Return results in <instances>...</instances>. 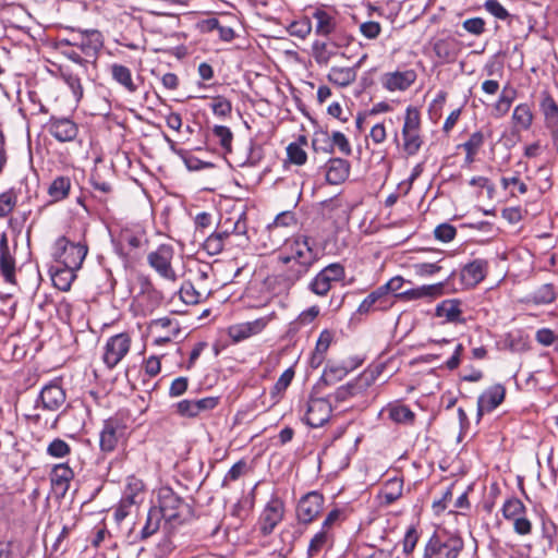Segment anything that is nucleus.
I'll return each mask as SVG.
<instances>
[{
	"mask_svg": "<svg viewBox=\"0 0 558 558\" xmlns=\"http://www.w3.org/2000/svg\"><path fill=\"white\" fill-rule=\"evenodd\" d=\"M50 476L52 485L65 492L74 477V472L68 464L60 463L53 466Z\"/></svg>",
	"mask_w": 558,
	"mask_h": 558,
	"instance_id": "nucleus-29",
	"label": "nucleus"
},
{
	"mask_svg": "<svg viewBox=\"0 0 558 558\" xmlns=\"http://www.w3.org/2000/svg\"><path fill=\"white\" fill-rule=\"evenodd\" d=\"M333 544V533L319 530L310 539L307 555L311 558H319L327 553Z\"/></svg>",
	"mask_w": 558,
	"mask_h": 558,
	"instance_id": "nucleus-22",
	"label": "nucleus"
},
{
	"mask_svg": "<svg viewBox=\"0 0 558 558\" xmlns=\"http://www.w3.org/2000/svg\"><path fill=\"white\" fill-rule=\"evenodd\" d=\"M345 277L344 267L339 263H332L323 268L308 283L311 292L318 296H325L333 283L342 281Z\"/></svg>",
	"mask_w": 558,
	"mask_h": 558,
	"instance_id": "nucleus-8",
	"label": "nucleus"
},
{
	"mask_svg": "<svg viewBox=\"0 0 558 558\" xmlns=\"http://www.w3.org/2000/svg\"><path fill=\"white\" fill-rule=\"evenodd\" d=\"M143 490V481L135 476H129L122 497H125L126 502L137 505L142 501Z\"/></svg>",
	"mask_w": 558,
	"mask_h": 558,
	"instance_id": "nucleus-32",
	"label": "nucleus"
},
{
	"mask_svg": "<svg viewBox=\"0 0 558 558\" xmlns=\"http://www.w3.org/2000/svg\"><path fill=\"white\" fill-rule=\"evenodd\" d=\"M228 335L235 342H240L250 337V332L245 323L230 326L228 329Z\"/></svg>",
	"mask_w": 558,
	"mask_h": 558,
	"instance_id": "nucleus-62",
	"label": "nucleus"
},
{
	"mask_svg": "<svg viewBox=\"0 0 558 558\" xmlns=\"http://www.w3.org/2000/svg\"><path fill=\"white\" fill-rule=\"evenodd\" d=\"M348 372V368L344 366H327L324 371L323 379L326 384H332L337 380H341Z\"/></svg>",
	"mask_w": 558,
	"mask_h": 558,
	"instance_id": "nucleus-52",
	"label": "nucleus"
},
{
	"mask_svg": "<svg viewBox=\"0 0 558 558\" xmlns=\"http://www.w3.org/2000/svg\"><path fill=\"white\" fill-rule=\"evenodd\" d=\"M436 316L444 317L447 323L462 322L461 302L457 299L445 300L436 306Z\"/></svg>",
	"mask_w": 558,
	"mask_h": 558,
	"instance_id": "nucleus-26",
	"label": "nucleus"
},
{
	"mask_svg": "<svg viewBox=\"0 0 558 558\" xmlns=\"http://www.w3.org/2000/svg\"><path fill=\"white\" fill-rule=\"evenodd\" d=\"M230 232L228 230L222 232H215L210 234L203 244L204 250L209 255H218L222 252L226 239L229 238Z\"/></svg>",
	"mask_w": 558,
	"mask_h": 558,
	"instance_id": "nucleus-34",
	"label": "nucleus"
},
{
	"mask_svg": "<svg viewBox=\"0 0 558 558\" xmlns=\"http://www.w3.org/2000/svg\"><path fill=\"white\" fill-rule=\"evenodd\" d=\"M454 44L450 40L439 39L434 45L436 56L442 60H450L456 57Z\"/></svg>",
	"mask_w": 558,
	"mask_h": 558,
	"instance_id": "nucleus-45",
	"label": "nucleus"
},
{
	"mask_svg": "<svg viewBox=\"0 0 558 558\" xmlns=\"http://www.w3.org/2000/svg\"><path fill=\"white\" fill-rule=\"evenodd\" d=\"M62 45L78 48L86 57L95 58L102 46L100 33L97 31L75 32L61 40Z\"/></svg>",
	"mask_w": 558,
	"mask_h": 558,
	"instance_id": "nucleus-11",
	"label": "nucleus"
},
{
	"mask_svg": "<svg viewBox=\"0 0 558 558\" xmlns=\"http://www.w3.org/2000/svg\"><path fill=\"white\" fill-rule=\"evenodd\" d=\"M333 54L326 43L316 40L313 44V57L317 64L327 65Z\"/></svg>",
	"mask_w": 558,
	"mask_h": 558,
	"instance_id": "nucleus-40",
	"label": "nucleus"
},
{
	"mask_svg": "<svg viewBox=\"0 0 558 558\" xmlns=\"http://www.w3.org/2000/svg\"><path fill=\"white\" fill-rule=\"evenodd\" d=\"M403 481L399 477H393L386 482L381 495L386 504H392L402 495Z\"/></svg>",
	"mask_w": 558,
	"mask_h": 558,
	"instance_id": "nucleus-36",
	"label": "nucleus"
},
{
	"mask_svg": "<svg viewBox=\"0 0 558 558\" xmlns=\"http://www.w3.org/2000/svg\"><path fill=\"white\" fill-rule=\"evenodd\" d=\"M463 541L446 533L434 534L425 546L424 558H457Z\"/></svg>",
	"mask_w": 558,
	"mask_h": 558,
	"instance_id": "nucleus-3",
	"label": "nucleus"
},
{
	"mask_svg": "<svg viewBox=\"0 0 558 558\" xmlns=\"http://www.w3.org/2000/svg\"><path fill=\"white\" fill-rule=\"evenodd\" d=\"M0 271L5 282H15V257L10 251L5 232H2L0 236Z\"/></svg>",
	"mask_w": 558,
	"mask_h": 558,
	"instance_id": "nucleus-19",
	"label": "nucleus"
},
{
	"mask_svg": "<svg viewBox=\"0 0 558 558\" xmlns=\"http://www.w3.org/2000/svg\"><path fill=\"white\" fill-rule=\"evenodd\" d=\"M211 109L216 116L227 117L228 114H230L232 106L228 99L223 97H217L214 99L211 104Z\"/></svg>",
	"mask_w": 558,
	"mask_h": 558,
	"instance_id": "nucleus-59",
	"label": "nucleus"
},
{
	"mask_svg": "<svg viewBox=\"0 0 558 558\" xmlns=\"http://www.w3.org/2000/svg\"><path fill=\"white\" fill-rule=\"evenodd\" d=\"M356 76L357 72H355V68L332 66L327 78L330 83L339 87H347L356 80Z\"/></svg>",
	"mask_w": 558,
	"mask_h": 558,
	"instance_id": "nucleus-27",
	"label": "nucleus"
},
{
	"mask_svg": "<svg viewBox=\"0 0 558 558\" xmlns=\"http://www.w3.org/2000/svg\"><path fill=\"white\" fill-rule=\"evenodd\" d=\"M180 298L185 304L194 305L202 301L203 294L191 282H184L180 289Z\"/></svg>",
	"mask_w": 558,
	"mask_h": 558,
	"instance_id": "nucleus-42",
	"label": "nucleus"
},
{
	"mask_svg": "<svg viewBox=\"0 0 558 558\" xmlns=\"http://www.w3.org/2000/svg\"><path fill=\"white\" fill-rule=\"evenodd\" d=\"M512 522L517 534L524 536L532 532V522L524 514L515 518Z\"/></svg>",
	"mask_w": 558,
	"mask_h": 558,
	"instance_id": "nucleus-63",
	"label": "nucleus"
},
{
	"mask_svg": "<svg viewBox=\"0 0 558 558\" xmlns=\"http://www.w3.org/2000/svg\"><path fill=\"white\" fill-rule=\"evenodd\" d=\"M128 427L118 417H110L102 424L99 433V447L101 452H113L126 440Z\"/></svg>",
	"mask_w": 558,
	"mask_h": 558,
	"instance_id": "nucleus-5",
	"label": "nucleus"
},
{
	"mask_svg": "<svg viewBox=\"0 0 558 558\" xmlns=\"http://www.w3.org/2000/svg\"><path fill=\"white\" fill-rule=\"evenodd\" d=\"M74 270H70L66 268V270H60L58 271L53 277V283L54 286L61 290V291H68L71 287V282L74 279Z\"/></svg>",
	"mask_w": 558,
	"mask_h": 558,
	"instance_id": "nucleus-50",
	"label": "nucleus"
},
{
	"mask_svg": "<svg viewBox=\"0 0 558 558\" xmlns=\"http://www.w3.org/2000/svg\"><path fill=\"white\" fill-rule=\"evenodd\" d=\"M283 518V504L274 498L266 505L259 518L260 532L264 535L270 534Z\"/></svg>",
	"mask_w": 558,
	"mask_h": 558,
	"instance_id": "nucleus-15",
	"label": "nucleus"
},
{
	"mask_svg": "<svg viewBox=\"0 0 558 558\" xmlns=\"http://www.w3.org/2000/svg\"><path fill=\"white\" fill-rule=\"evenodd\" d=\"M484 8L499 20H506L509 16L508 11L497 0H487Z\"/></svg>",
	"mask_w": 558,
	"mask_h": 558,
	"instance_id": "nucleus-61",
	"label": "nucleus"
},
{
	"mask_svg": "<svg viewBox=\"0 0 558 558\" xmlns=\"http://www.w3.org/2000/svg\"><path fill=\"white\" fill-rule=\"evenodd\" d=\"M49 133L59 142H71L78 133L77 125L69 118L52 117L48 124Z\"/></svg>",
	"mask_w": 558,
	"mask_h": 558,
	"instance_id": "nucleus-17",
	"label": "nucleus"
},
{
	"mask_svg": "<svg viewBox=\"0 0 558 558\" xmlns=\"http://www.w3.org/2000/svg\"><path fill=\"white\" fill-rule=\"evenodd\" d=\"M371 385V379L365 376H361L343 386L337 388L332 397L337 402H344L364 391Z\"/></svg>",
	"mask_w": 558,
	"mask_h": 558,
	"instance_id": "nucleus-25",
	"label": "nucleus"
},
{
	"mask_svg": "<svg viewBox=\"0 0 558 558\" xmlns=\"http://www.w3.org/2000/svg\"><path fill=\"white\" fill-rule=\"evenodd\" d=\"M384 412L388 414L392 422L398 424L412 423L414 420V413L403 404H389Z\"/></svg>",
	"mask_w": 558,
	"mask_h": 558,
	"instance_id": "nucleus-31",
	"label": "nucleus"
},
{
	"mask_svg": "<svg viewBox=\"0 0 558 558\" xmlns=\"http://www.w3.org/2000/svg\"><path fill=\"white\" fill-rule=\"evenodd\" d=\"M324 496L318 492H310L298 504L296 517L303 523L314 521L323 510Z\"/></svg>",
	"mask_w": 558,
	"mask_h": 558,
	"instance_id": "nucleus-13",
	"label": "nucleus"
},
{
	"mask_svg": "<svg viewBox=\"0 0 558 558\" xmlns=\"http://www.w3.org/2000/svg\"><path fill=\"white\" fill-rule=\"evenodd\" d=\"M132 339L128 332H121L111 336L105 347L102 353V362L109 369H113L129 353Z\"/></svg>",
	"mask_w": 558,
	"mask_h": 558,
	"instance_id": "nucleus-9",
	"label": "nucleus"
},
{
	"mask_svg": "<svg viewBox=\"0 0 558 558\" xmlns=\"http://www.w3.org/2000/svg\"><path fill=\"white\" fill-rule=\"evenodd\" d=\"M485 136L481 131H476L470 135L469 140L464 142L460 147L464 150H471L478 153L481 147L484 145Z\"/></svg>",
	"mask_w": 558,
	"mask_h": 558,
	"instance_id": "nucleus-55",
	"label": "nucleus"
},
{
	"mask_svg": "<svg viewBox=\"0 0 558 558\" xmlns=\"http://www.w3.org/2000/svg\"><path fill=\"white\" fill-rule=\"evenodd\" d=\"M395 301L390 295H386L379 287L371 292L359 305V314H367L371 311H387L393 305Z\"/></svg>",
	"mask_w": 558,
	"mask_h": 558,
	"instance_id": "nucleus-18",
	"label": "nucleus"
},
{
	"mask_svg": "<svg viewBox=\"0 0 558 558\" xmlns=\"http://www.w3.org/2000/svg\"><path fill=\"white\" fill-rule=\"evenodd\" d=\"M360 32L367 39H375L380 35L381 26L378 22L368 21L360 25Z\"/></svg>",
	"mask_w": 558,
	"mask_h": 558,
	"instance_id": "nucleus-58",
	"label": "nucleus"
},
{
	"mask_svg": "<svg viewBox=\"0 0 558 558\" xmlns=\"http://www.w3.org/2000/svg\"><path fill=\"white\" fill-rule=\"evenodd\" d=\"M312 146L315 151L332 153L331 136L326 131H317L314 133Z\"/></svg>",
	"mask_w": 558,
	"mask_h": 558,
	"instance_id": "nucleus-41",
	"label": "nucleus"
},
{
	"mask_svg": "<svg viewBox=\"0 0 558 558\" xmlns=\"http://www.w3.org/2000/svg\"><path fill=\"white\" fill-rule=\"evenodd\" d=\"M71 452V447L60 438L53 439L47 447V453L53 458H64Z\"/></svg>",
	"mask_w": 558,
	"mask_h": 558,
	"instance_id": "nucleus-46",
	"label": "nucleus"
},
{
	"mask_svg": "<svg viewBox=\"0 0 558 558\" xmlns=\"http://www.w3.org/2000/svg\"><path fill=\"white\" fill-rule=\"evenodd\" d=\"M457 230L449 223H441L434 230V235L441 242H450L456 238Z\"/></svg>",
	"mask_w": 558,
	"mask_h": 558,
	"instance_id": "nucleus-53",
	"label": "nucleus"
},
{
	"mask_svg": "<svg viewBox=\"0 0 558 558\" xmlns=\"http://www.w3.org/2000/svg\"><path fill=\"white\" fill-rule=\"evenodd\" d=\"M506 389L502 385L497 384L487 388L477 399V420L485 412L494 411L505 400Z\"/></svg>",
	"mask_w": 558,
	"mask_h": 558,
	"instance_id": "nucleus-16",
	"label": "nucleus"
},
{
	"mask_svg": "<svg viewBox=\"0 0 558 558\" xmlns=\"http://www.w3.org/2000/svg\"><path fill=\"white\" fill-rule=\"evenodd\" d=\"M174 248L171 244H161L147 256V262L151 268L162 278L169 281L177 280V274L172 267Z\"/></svg>",
	"mask_w": 558,
	"mask_h": 558,
	"instance_id": "nucleus-10",
	"label": "nucleus"
},
{
	"mask_svg": "<svg viewBox=\"0 0 558 558\" xmlns=\"http://www.w3.org/2000/svg\"><path fill=\"white\" fill-rule=\"evenodd\" d=\"M64 403L65 391L58 384L50 383L41 389L33 409L25 413V417L34 424L56 428L59 420L56 413Z\"/></svg>",
	"mask_w": 558,
	"mask_h": 558,
	"instance_id": "nucleus-2",
	"label": "nucleus"
},
{
	"mask_svg": "<svg viewBox=\"0 0 558 558\" xmlns=\"http://www.w3.org/2000/svg\"><path fill=\"white\" fill-rule=\"evenodd\" d=\"M413 270L418 277H432L441 270V266L437 263H415Z\"/></svg>",
	"mask_w": 558,
	"mask_h": 558,
	"instance_id": "nucleus-51",
	"label": "nucleus"
},
{
	"mask_svg": "<svg viewBox=\"0 0 558 558\" xmlns=\"http://www.w3.org/2000/svg\"><path fill=\"white\" fill-rule=\"evenodd\" d=\"M331 141H332V148L338 147L340 153H342L343 155H345V156L351 155V153H352L351 145L343 133H341L339 131L333 132L331 135Z\"/></svg>",
	"mask_w": 558,
	"mask_h": 558,
	"instance_id": "nucleus-56",
	"label": "nucleus"
},
{
	"mask_svg": "<svg viewBox=\"0 0 558 558\" xmlns=\"http://www.w3.org/2000/svg\"><path fill=\"white\" fill-rule=\"evenodd\" d=\"M161 519L160 511H157V508H151L147 513L146 523L141 531V537L144 539L155 534L159 530Z\"/></svg>",
	"mask_w": 558,
	"mask_h": 558,
	"instance_id": "nucleus-38",
	"label": "nucleus"
},
{
	"mask_svg": "<svg viewBox=\"0 0 558 558\" xmlns=\"http://www.w3.org/2000/svg\"><path fill=\"white\" fill-rule=\"evenodd\" d=\"M157 511H160L166 522H175L187 508L184 500L168 486H162L157 492Z\"/></svg>",
	"mask_w": 558,
	"mask_h": 558,
	"instance_id": "nucleus-7",
	"label": "nucleus"
},
{
	"mask_svg": "<svg viewBox=\"0 0 558 558\" xmlns=\"http://www.w3.org/2000/svg\"><path fill=\"white\" fill-rule=\"evenodd\" d=\"M512 120L514 123V126L521 131V130H527L533 121V114L531 111V108L527 104H520L518 105L512 113Z\"/></svg>",
	"mask_w": 558,
	"mask_h": 558,
	"instance_id": "nucleus-33",
	"label": "nucleus"
},
{
	"mask_svg": "<svg viewBox=\"0 0 558 558\" xmlns=\"http://www.w3.org/2000/svg\"><path fill=\"white\" fill-rule=\"evenodd\" d=\"M539 106L547 124L551 126L558 125V105L554 98L548 94H544Z\"/></svg>",
	"mask_w": 558,
	"mask_h": 558,
	"instance_id": "nucleus-35",
	"label": "nucleus"
},
{
	"mask_svg": "<svg viewBox=\"0 0 558 558\" xmlns=\"http://www.w3.org/2000/svg\"><path fill=\"white\" fill-rule=\"evenodd\" d=\"M246 469V462L243 460L238 461L234 463L231 469L227 472L225 475V478L222 481V486L227 487L230 482H234L240 478V476L244 473Z\"/></svg>",
	"mask_w": 558,
	"mask_h": 558,
	"instance_id": "nucleus-54",
	"label": "nucleus"
},
{
	"mask_svg": "<svg viewBox=\"0 0 558 558\" xmlns=\"http://www.w3.org/2000/svg\"><path fill=\"white\" fill-rule=\"evenodd\" d=\"M287 155L290 162L302 166L306 162L307 155L299 143H291L287 147Z\"/></svg>",
	"mask_w": 558,
	"mask_h": 558,
	"instance_id": "nucleus-48",
	"label": "nucleus"
},
{
	"mask_svg": "<svg viewBox=\"0 0 558 558\" xmlns=\"http://www.w3.org/2000/svg\"><path fill=\"white\" fill-rule=\"evenodd\" d=\"M462 26L470 34L478 36L485 31V21L481 17H472L465 20Z\"/></svg>",
	"mask_w": 558,
	"mask_h": 558,
	"instance_id": "nucleus-60",
	"label": "nucleus"
},
{
	"mask_svg": "<svg viewBox=\"0 0 558 558\" xmlns=\"http://www.w3.org/2000/svg\"><path fill=\"white\" fill-rule=\"evenodd\" d=\"M112 78L123 86L129 93H135L137 90L136 84L133 82L132 73L129 68L122 64L113 63L110 66Z\"/></svg>",
	"mask_w": 558,
	"mask_h": 558,
	"instance_id": "nucleus-28",
	"label": "nucleus"
},
{
	"mask_svg": "<svg viewBox=\"0 0 558 558\" xmlns=\"http://www.w3.org/2000/svg\"><path fill=\"white\" fill-rule=\"evenodd\" d=\"M512 100H513V97L506 95V93L504 92L499 96V99L497 100V102L494 106L493 114L497 118L505 116L509 111Z\"/></svg>",
	"mask_w": 558,
	"mask_h": 558,
	"instance_id": "nucleus-57",
	"label": "nucleus"
},
{
	"mask_svg": "<svg viewBox=\"0 0 558 558\" xmlns=\"http://www.w3.org/2000/svg\"><path fill=\"white\" fill-rule=\"evenodd\" d=\"M177 411L180 415L195 417L198 415L195 400H182L177 404Z\"/></svg>",
	"mask_w": 558,
	"mask_h": 558,
	"instance_id": "nucleus-64",
	"label": "nucleus"
},
{
	"mask_svg": "<svg viewBox=\"0 0 558 558\" xmlns=\"http://www.w3.org/2000/svg\"><path fill=\"white\" fill-rule=\"evenodd\" d=\"M59 260L70 270H77L88 253V246L84 242L73 243L65 236L56 242Z\"/></svg>",
	"mask_w": 558,
	"mask_h": 558,
	"instance_id": "nucleus-6",
	"label": "nucleus"
},
{
	"mask_svg": "<svg viewBox=\"0 0 558 558\" xmlns=\"http://www.w3.org/2000/svg\"><path fill=\"white\" fill-rule=\"evenodd\" d=\"M526 508L523 502L515 497L509 498L502 506V515L506 520H514L515 518L525 514Z\"/></svg>",
	"mask_w": 558,
	"mask_h": 558,
	"instance_id": "nucleus-37",
	"label": "nucleus"
},
{
	"mask_svg": "<svg viewBox=\"0 0 558 558\" xmlns=\"http://www.w3.org/2000/svg\"><path fill=\"white\" fill-rule=\"evenodd\" d=\"M312 16L316 21V35L326 37L336 31L337 19L336 13L332 10H328L324 5H320L315 8Z\"/></svg>",
	"mask_w": 558,
	"mask_h": 558,
	"instance_id": "nucleus-20",
	"label": "nucleus"
},
{
	"mask_svg": "<svg viewBox=\"0 0 558 558\" xmlns=\"http://www.w3.org/2000/svg\"><path fill=\"white\" fill-rule=\"evenodd\" d=\"M213 133L219 141V144L221 145V147L225 150L230 151L232 140H233V134H232L231 130L225 125H216L213 130Z\"/></svg>",
	"mask_w": 558,
	"mask_h": 558,
	"instance_id": "nucleus-49",
	"label": "nucleus"
},
{
	"mask_svg": "<svg viewBox=\"0 0 558 558\" xmlns=\"http://www.w3.org/2000/svg\"><path fill=\"white\" fill-rule=\"evenodd\" d=\"M350 173L349 161L342 158H331L326 163V180L330 184H340Z\"/></svg>",
	"mask_w": 558,
	"mask_h": 558,
	"instance_id": "nucleus-23",
	"label": "nucleus"
},
{
	"mask_svg": "<svg viewBox=\"0 0 558 558\" xmlns=\"http://www.w3.org/2000/svg\"><path fill=\"white\" fill-rule=\"evenodd\" d=\"M143 233L142 232H134L129 229L122 230L120 234V242L122 245H126L130 250H136L142 246L143 244Z\"/></svg>",
	"mask_w": 558,
	"mask_h": 558,
	"instance_id": "nucleus-44",
	"label": "nucleus"
},
{
	"mask_svg": "<svg viewBox=\"0 0 558 558\" xmlns=\"http://www.w3.org/2000/svg\"><path fill=\"white\" fill-rule=\"evenodd\" d=\"M318 259L315 240L303 234L287 240L277 255L284 280L292 284L303 278Z\"/></svg>",
	"mask_w": 558,
	"mask_h": 558,
	"instance_id": "nucleus-1",
	"label": "nucleus"
},
{
	"mask_svg": "<svg viewBox=\"0 0 558 558\" xmlns=\"http://www.w3.org/2000/svg\"><path fill=\"white\" fill-rule=\"evenodd\" d=\"M416 81V72L412 69L405 71L388 72L381 75L380 82L389 92H404Z\"/></svg>",
	"mask_w": 558,
	"mask_h": 558,
	"instance_id": "nucleus-14",
	"label": "nucleus"
},
{
	"mask_svg": "<svg viewBox=\"0 0 558 558\" xmlns=\"http://www.w3.org/2000/svg\"><path fill=\"white\" fill-rule=\"evenodd\" d=\"M402 148L408 156L416 155L422 145L421 136V116L414 107H408L405 111L404 123L402 126Z\"/></svg>",
	"mask_w": 558,
	"mask_h": 558,
	"instance_id": "nucleus-4",
	"label": "nucleus"
},
{
	"mask_svg": "<svg viewBox=\"0 0 558 558\" xmlns=\"http://www.w3.org/2000/svg\"><path fill=\"white\" fill-rule=\"evenodd\" d=\"M71 190V180L69 177H57L48 189V194L53 202H59L68 197Z\"/></svg>",
	"mask_w": 558,
	"mask_h": 558,
	"instance_id": "nucleus-30",
	"label": "nucleus"
},
{
	"mask_svg": "<svg viewBox=\"0 0 558 558\" xmlns=\"http://www.w3.org/2000/svg\"><path fill=\"white\" fill-rule=\"evenodd\" d=\"M446 282H438L434 284L421 286L414 289H410L398 293L396 296L407 301L427 299L434 300L441 296L445 293Z\"/></svg>",
	"mask_w": 558,
	"mask_h": 558,
	"instance_id": "nucleus-21",
	"label": "nucleus"
},
{
	"mask_svg": "<svg viewBox=\"0 0 558 558\" xmlns=\"http://www.w3.org/2000/svg\"><path fill=\"white\" fill-rule=\"evenodd\" d=\"M61 77L64 81V83L69 86V88L72 90L75 100L80 101L83 97L84 90L78 75L65 70L61 72Z\"/></svg>",
	"mask_w": 558,
	"mask_h": 558,
	"instance_id": "nucleus-39",
	"label": "nucleus"
},
{
	"mask_svg": "<svg viewBox=\"0 0 558 558\" xmlns=\"http://www.w3.org/2000/svg\"><path fill=\"white\" fill-rule=\"evenodd\" d=\"M487 262L484 259H474L466 264L461 270V279L466 286L474 287L486 276Z\"/></svg>",
	"mask_w": 558,
	"mask_h": 558,
	"instance_id": "nucleus-24",
	"label": "nucleus"
},
{
	"mask_svg": "<svg viewBox=\"0 0 558 558\" xmlns=\"http://www.w3.org/2000/svg\"><path fill=\"white\" fill-rule=\"evenodd\" d=\"M17 196L13 190L0 194V217L8 216L15 207Z\"/></svg>",
	"mask_w": 558,
	"mask_h": 558,
	"instance_id": "nucleus-47",
	"label": "nucleus"
},
{
	"mask_svg": "<svg viewBox=\"0 0 558 558\" xmlns=\"http://www.w3.org/2000/svg\"><path fill=\"white\" fill-rule=\"evenodd\" d=\"M556 299L554 286L545 283L533 293V301L536 304H549Z\"/></svg>",
	"mask_w": 558,
	"mask_h": 558,
	"instance_id": "nucleus-43",
	"label": "nucleus"
},
{
	"mask_svg": "<svg viewBox=\"0 0 558 558\" xmlns=\"http://www.w3.org/2000/svg\"><path fill=\"white\" fill-rule=\"evenodd\" d=\"M332 412L331 404L326 398H312L306 403L304 422L311 427H320L327 423Z\"/></svg>",
	"mask_w": 558,
	"mask_h": 558,
	"instance_id": "nucleus-12",
	"label": "nucleus"
}]
</instances>
